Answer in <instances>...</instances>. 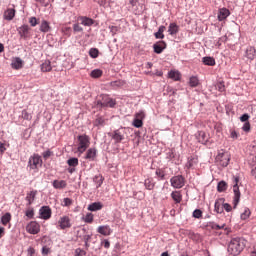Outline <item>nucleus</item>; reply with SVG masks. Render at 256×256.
Returning a JSON list of instances; mask_svg holds the SVG:
<instances>
[{"label":"nucleus","mask_w":256,"mask_h":256,"mask_svg":"<svg viewBox=\"0 0 256 256\" xmlns=\"http://www.w3.org/2000/svg\"><path fill=\"white\" fill-rule=\"evenodd\" d=\"M165 26H160L158 29V32H156L154 34L156 39H165V34H163L165 32Z\"/></svg>","instance_id":"7c9ffc66"},{"label":"nucleus","mask_w":256,"mask_h":256,"mask_svg":"<svg viewBox=\"0 0 256 256\" xmlns=\"http://www.w3.org/2000/svg\"><path fill=\"white\" fill-rule=\"evenodd\" d=\"M101 75H103V71H101L100 69H95L91 72V77H93V79H99Z\"/></svg>","instance_id":"c03bdc74"},{"label":"nucleus","mask_w":256,"mask_h":256,"mask_svg":"<svg viewBox=\"0 0 256 256\" xmlns=\"http://www.w3.org/2000/svg\"><path fill=\"white\" fill-rule=\"evenodd\" d=\"M26 231L27 233H30V235H37L39 231H41V226L39 223L35 221H31L27 226H26Z\"/></svg>","instance_id":"6e6552de"},{"label":"nucleus","mask_w":256,"mask_h":256,"mask_svg":"<svg viewBox=\"0 0 256 256\" xmlns=\"http://www.w3.org/2000/svg\"><path fill=\"white\" fill-rule=\"evenodd\" d=\"M229 161H231V156L223 150H221L216 156V163L219 167H227V165H229Z\"/></svg>","instance_id":"7ed1b4c3"},{"label":"nucleus","mask_w":256,"mask_h":256,"mask_svg":"<svg viewBox=\"0 0 256 256\" xmlns=\"http://www.w3.org/2000/svg\"><path fill=\"white\" fill-rule=\"evenodd\" d=\"M101 245H102L105 249H109V247H111V242H109V240H107V239H104V240L101 242Z\"/></svg>","instance_id":"e2e57ef3"},{"label":"nucleus","mask_w":256,"mask_h":256,"mask_svg":"<svg viewBox=\"0 0 256 256\" xmlns=\"http://www.w3.org/2000/svg\"><path fill=\"white\" fill-rule=\"evenodd\" d=\"M103 204L101 202H94L88 206V211H101Z\"/></svg>","instance_id":"c85d7f7f"},{"label":"nucleus","mask_w":256,"mask_h":256,"mask_svg":"<svg viewBox=\"0 0 256 256\" xmlns=\"http://www.w3.org/2000/svg\"><path fill=\"white\" fill-rule=\"evenodd\" d=\"M190 87H198L199 86V78L197 76H191L189 79Z\"/></svg>","instance_id":"e433bc0d"},{"label":"nucleus","mask_w":256,"mask_h":256,"mask_svg":"<svg viewBox=\"0 0 256 256\" xmlns=\"http://www.w3.org/2000/svg\"><path fill=\"white\" fill-rule=\"evenodd\" d=\"M102 107H115V100L109 98V96L105 95L102 97L101 102Z\"/></svg>","instance_id":"f3484780"},{"label":"nucleus","mask_w":256,"mask_h":256,"mask_svg":"<svg viewBox=\"0 0 256 256\" xmlns=\"http://www.w3.org/2000/svg\"><path fill=\"white\" fill-rule=\"evenodd\" d=\"M111 137L115 141V143H121V141L125 139V135L120 130H115L112 133Z\"/></svg>","instance_id":"a211bd4d"},{"label":"nucleus","mask_w":256,"mask_h":256,"mask_svg":"<svg viewBox=\"0 0 256 256\" xmlns=\"http://www.w3.org/2000/svg\"><path fill=\"white\" fill-rule=\"evenodd\" d=\"M78 143V153H85V151H87L91 145L89 136L86 134L78 136Z\"/></svg>","instance_id":"f03ea898"},{"label":"nucleus","mask_w":256,"mask_h":256,"mask_svg":"<svg viewBox=\"0 0 256 256\" xmlns=\"http://www.w3.org/2000/svg\"><path fill=\"white\" fill-rule=\"evenodd\" d=\"M35 197H37V190H32L26 194L25 200L27 201V206L33 205V201H35Z\"/></svg>","instance_id":"2eb2a0df"},{"label":"nucleus","mask_w":256,"mask_h":256,"mask_svg":"<svg viewBox=\"0 0 256 256\" xmlns=\"http://www.w3.org/2000/svg\"><path fill=\"white\" fill-rule=\"evenodd\" d=\"M168 33L169 35H177V33H179V26L177 23H170L168 27Z\"/></svg>","instance_id":"bb28decb"},{"label":"nucleus","mask_w":256,"mask_h":256,"mask_svg":"<svg viewBox=\"0 0 256 256\" xmlns=\"http://www.w3.org/2000/svg\"><path fill=\"white\" fill-rule=\"evenodd\" d=\"M234 209L239 204V200L241 199V192L239 191V177H234Z\"/></svg>","instance_id":"423d86ee"},{"label":"nucleus","mask_w":256,"mask_h":256,"mask_svg":"<svg viewBox=\"0 0 256 256\" xmlns=\"http://www.w3.org/2000/svg\"><path fill=\"white\" fill-rule=\"evenodd\" d=\"M22 117L23 119H26V121H30L31 119V115L29 114V112H27V110L22 111Z\"/></svg>","instance_id":"052dcab7"},{"label":"nucleus","mask_w":256,"mask_h":256,"mask_svg":"<svg viewBox=\"0 0 256 256\" xmlns=\"http://www.w3.org/2000/svg\"><path fill=\"white\" fill-rule=\"evenodd\" d=\"M193 217L195 219H201V217H203V211H201L199 209L194 210Z\"/></svg>","instance_id":"09e8293b"},{"label":"nucleus","mask_w":256,"mask_h":256,"mask_svg":"<svg viewBox=\"0 0 256 256\" xmlns=\"http://www.w3.org/2000/svg\"><path fill=\"white\" fill-rule=\"evenodd\" d=\"M247 245V240L241 237H235L232 238L230 243L228 244V253L230 255H240V253L245 249V246Z\"/></svg>","instance_id":"f257e3e1"},{"label":"nucleus","mask_w":256,"mask_h":256,"mask_svg":"<svg viewBox=\"0 0 256 256\" xmlns=\"http://www.w3.org/2000/svg\"><path fill=\"white\" fill-rule=\"evenodd\" d=\"M217 191L219 193H223V191H227V182L220 181L217 186Z\"/></svg>","instance_id":"4c0bfd02"},{"label":"nucleus","mask_w":256,"mask_h":256,"mask_svg":"<svg viewBox=\"0 0 256 256\" xmlns=\"http://www.w3.org/2000/svg\"><path fill=\"white\" fill-rule=\"evenodd\" d=\"M202 62L204 63V65H208L210 67L215 66V58L213 57H204L202 58Z\"/></svg>","instance_id":"2f4dec72"},{"label":"nucleus","mask_w":256,"mask_h":256,"mask_svg":"<svg viewBox=\"0 0 256 256\" xmlns=\"http://www.w3.org/2000/svg\"><path fill=\"white\" fill-rule=\"evenodd\" d=\"M127 5L132 11H135L137 5H139V0H127Z\"/></svg>","instance_id":"58836bf2"},{"label":"nucleus","mask_w":256,"mask_h":256,"mask_svg":"<svg viewBox=\"0 0 256 256\" xmlns=\"http://www.w3.org/2000/svg\"><path fill=\"white\" fill-rule=\"evenodd\" d=\"M223 203H225L223 198L216 200L214 204V211H216V213H223Z\"/></svg>","instance_id":"412c9836"},{"label":"nucleus","mask_w":256,"mask_h":256,"mask_svg":"<svg viewBox=\"0 0 256 256\" xmlns=\"http://www.w3.org/2000/svg\"><path fill=\"white\" fill-rule=\"evenodd\" d=\"M54 189H65L67 187V181L65 180H54L52 183Z\"/></svg>","instance_id":"5701e85b"},{"label":"nucleus","mask_w":256,"mask_h":256,"mask_svg":"<svg viewBox=\"0 0 256 256\" xmlns=\"http://www.w3.org/2000/svg\"><path fill=\"white\" fill-rule=\"evenodd\" d=\"M49 253H51V248L44 246L42 248V255L47 256V255H49Z\"/></svg>","instance_id":"338daca9"},{"label":"nucleus","mask_w":256,"mask_h":256,"mask_svg":"<svg viewBox=\"0 0 256 256\" xmlns=\"http://www.w3.org/2000/svg\"><path fill=\"white\" fill-rule=\"evenodd\" d=\"M211 228L215 231H219V229H225V224H223L222 226H219V224H212Z\"/></svg>","instance_id":"774afa93"},{"label":"nucleus","mask_w":256,"mask_h":256,"mask_svg":"<svg viewBox=\"0 0 256 256\" xmlns=\"http://www.w3.org/2000/svg\"><path fill=\"white\" fill-rule=\"evenodd\" d=\"M29 23H30L31 27H37V25H39V21L37 20L36 17H30Z\"/></svg>","instance_id":"603ef678"},{"label":"nucleus","mask_w":256,"mask_h":256,"mask_svg":"<svg viewBox=\"0 0 256 256\" xmlns=\"http://www.w3.org/2000/svg\"><path fill=\"white\" fill-rule=\"evenodd\" d=\"M170 183L174 189H181L185 186V178L182 175L173 176Z\"/></svg>","instance_id":"39448f33"},{"label":"nucleus","mask_w":256,"mask_h":256,"mask_svg":"<svg viewBox=\"0 0 256 256\" xmlns=\"http://www.w3.org/2000/svg\"><path fill=\"white\" fill-rule=\"evenodd\" d=\"M242 129L243 131H245V133H249V131H251V123L249 122L244 123Z\"/></svg>","instance_id":"13d9d810"},{"label":"nucleus","mask_w":256,"mask_h":256,"mask_svg":"<svg viewBox=\"0 0 256 256\" xmlns=\"http://www.w3.org/2000/svg\"><path fill=\"white\" fill-rule=\"evenodd\" d=\"M144 186L146 189H148V191H153V189H155V181L153 178H147L144 181Z\"/></svg>","instance_id":"a878e982"},{"label":"nucleus","mask_w":256,"mask_h":256,"mask_svg":"<svg viewBox=\"0 0 256 256\" xmlns=\"http://www.w3.org/2000/svg\"><path fill=\"white\" fill-rule=\"evenodd\" d=\"M40 216L42 219H51V208H49V206H43L40 209Z\"/></svg>","instance_id":"4468645a"},{"label":"nucleus","mask_w":256,"mask_h":256,"mask_svg":"<svg viewBox=\"0 0 256 256\" xmlns=\"http://www.w3.org/2000/svg\"><path fill=\"white\" fill-rule=\"evenodd\" d=\"M15 17V9H7L4 12V19H6V21H13V18Z\"/></svg>","instance_id":"393cba45"},{"label":"nucleus","mask_w":256,"mask_h":256,"mask_svg":"<svg viewBox=\"0 0 256 256\" xmlns=\"http://www.w3.org/2000/svg\"><path fill=\"white\" fill-rule=\"evenodd\" d=\"M40 31L42 33H49V31H51V26L49 25V22H47V20H43L41 22Z\"/></svg>","instance_id":"c756f323"},{"label":"nucleus","mask_w":256,"mask_h":256,"mask_svg":"<svg viewBox=\"0 0 256 256\" xmlns=\"http://www.w3.org/2000/svg\"><path fill=\"white\" fill-rule=\"evenodd\" d=\"M169 79H172L173 81H180L181 80V72L178 70H171L168 73Z\"/></svg>","instance_id":"4be33fe9"},{"label":"nucleus","mask_w":256,"mask_h":256,"mask_svg":"<svg viewBox=\"0 0 256 256\" xmlns=\"http://www.w3.org/2000/svg\"><path fill=\"white\" fill-rule=\"evenodd\" d=\"M97 233H100V235H104V237H109V235L113 233V230L109 225H102L97 228Z\"/></svg>","instance_id":"9d476101"},{"label":"nucleus","mask_w":256,"mask_h":256,"mask_svg":"<svg viewBox=\"0 0 256 256\" xmlns=\"http://www.w3.org/2000/svg\"><path fill=\"white\" fill-rule=\"evenodd\" d=\"M51 155H53V152L51 150H47L45 152L42 153V156L44 159H48L49 157H51Z\"/></svg>","instance_id":"69168bd1"},{"label":"nucleus","mask_w":256,"mask_h":256,"mask_svg":"<svg viewBox=\"0 0 256 256\" xmlns=\"http://www.w3.org/2000/svg\"><path fill=\"white\" fill-rule=\"evenodd\" d=\"M67 164L69 167H77L79 165V159L78 158H70L67 160Z\"/></svg>","instance_id":"79ce46f5"},{"label":"nucleus","mask_w":256,"mask_h":256,"mask_svg":"<svg viewBox=\"0 0 256 256\" xmlns=\"http://www.w3.org/2000/svg\"><path fill=\"white\" fill-rule=\"evenodd\" d=\"M133 126L136 127L137 129H140V127H143V120L134 118Z\"/></svg>","instance_id":"de8ad7c7"},{"label":"nucleus","mask_w":256,"mask_h":256,"mask_svg":"<svg viewBox=\"0 0 256 256\" xmlns=\"http://www.w3.org/2000/svg\"><path fill=\"white\" fill-rule=\"evenodd\" d=\"M79 21L81 23V25H84V27H91V25H94L95 20H93L92 18H89L87 16H80Z\"/></svg>","instance_id":"dca6fc26"},{"label":"nucleus","mask_w":256,"mask_h":256,"mask_svg":"<svg viewBox=\"0 0 256 256\" xmlns=\"http://www.w3.org/2000/svg\"><path fill=\"white\" fill-rule=\"evenodd\" d=\"M223 209H225V211H226L227 213H231V211L233 210V207H231L229 203L223 202L222 210H223Z\"/></svg>","instance_id":"5fc2aeb1"},{"label":"nucleus","mask_w":256,"mask_h":256,"mask_svg":"<svg viewBox=\"0 0 256 256\" xmlns=\"http://www.w3.org/2000/svg\"><path fill=\"white\" fill-rule=\"evenodd\" d=\"M197 163H199V160L197 159V157L190 156L187 160L185 167L186 169H194Z\"/></svg>","instance_id":"aec40b11"},{"label":"nucleus","mask_w":256,"mask_h":256,"mask_svg":"<svg viewBox=\"0 0 256 256\" xmlns=\"http://www.w3.org/2000/svg\"><path fill=\"white\" fill-rule=\"evenodd\" d=\"M171 197L175 203H181L183 201V195H181L180 191H173Z\"/></svg>","instance_id":"cd10ccee"},{"label":"nucleus","mask_w":256,"mask_h":256,"mask_svg":"<svg viewBox=\"0 0 256 256\" xmlns=\"http://www.w3.org/2000/svg\"><path fill=\"white\" fill-rule=\"evenodd\" d=\"M29 25H23L22 27L19 28V34L21 37H27L29 34Z\"/></svg>","instance_id":"72a5a7b5"},{"label":"nucleus","mask_w":256,"mask_h":256,"mask_svg":"<svg viewBox=\"0 0 256 256\" xmlns=\"http://www.w3.org/2000/svg\"><path fill=\"white\" fill-rule=\"evenodd\" d=\"M94 182L96 183L97 189H99V187H101V185H103V176H101V175L95 176Z\"/></svg>","instance_id":"a18cd8bd"},{"label":"nucleus","mask_w":256,"mask_h":256,"mask_svg":"<svg viewBox=\"0 0 256 256\" xmlns=\"http://www.w3.org/2000/svg\"><path fill=\"white\" fill-rule=\"evenodd\" d=\"M197 139L199 143L205 144L207 143V134L204 131L198 132Z\"/></svg>","instance_id":"473e14b6"},{"label":"nucleus","mask_w":256,"mask_h":256,"mask_svg":"<svg viewBox=\"0 0 256 256\" xmlns=\"http://www.w3.org/2000/svg\"><path fill=\"white\" fill-rule=\"evenodd\" d=\"M249 114H243L241 117H240V121L242 122V123H249L248 121H249Z\"/></svg>","instance_id":"0e129e2a"},{"label":"nucleus","mask_w":256,"mask_h":256,"mask_svg":"<svg viewBox=\"0 0 256 256\" xmlns=\"http://www.w3.org/2000/svg\"><path fill=\"white\" fill-rule=\"evenodd\" d=\"M245 57H247V59H249L250 61H253V59H255L256 57L255 47H252V46L247 47L245 51Z\"/></svg>","instance_id":"6ab92c4d"},{"label":"nucleus","mask_w":256,"mask_h":256,"mask_svg":"<svg viewBox=\"0 0 256 256\" xmlns=\"http://www.w3.org/2000/svg\"><path fill=\"white\" fill-rule=\"evenodd\" d=\"M85 223H93V214L88 213L86 216L83 218Z\"/></svg>","instance_id":"864d4df0"},{"label":"nucleus","mask_w":256,"mask_h":256,"mask_svg":"<svg viewBox=\"0 0 256 256\" xmlns=\"http://www.w3.org/2000/svg\"><path fill=\"white\" fill-rule=\"evenodd\" d=\"M11 67H12V69H15L16 71H19V69H23V60L19 57L13 58Z\"/></svg>","instance_id":"ddd939ff"},{"label":"nucleus","mask_w":256,"mask_h":256,"mask_svg":"<svg viewBox=\"0 0 256 256\" xmlns=\"http://www.w3.org/2000/svg\"><path fill=\"white\" fill-rule=\"evenodd\" d=\"M240 217L242 221L249 219V217H251V210H249V208H245Z\"/></svg>","instance_id":"a19ab883"},{"label":"nucleus","mask_w":256,"mask_h":256,"mask_svg":"<svg viewBox=\"0 0 256 256\" xmlns=\"http://www.w3.org/2000/svg\"><path fill=\"white\" fill-rule=\"evenodd\" d=\"M43 166V159L39 156V154H33L30 156L28 161V167L29 169H32L33 171H37L39 167Z\"/></svg>","instance_id":"20e7f679"},{"label":"nucleus","mask_w":256,"mask_h":256,"mask_svg":"<svg viewBox=\"0 0 256 256\" xmlns=\"http://www.w3.org/2000/svg\"><path fill=\"white\" fill-rule=\"evenodd\" d=\"M123 85H125V81L123 80H116V81L110 82V87H113L114 89L123 87Z\"/></svg>","instance_id":"f704fd0d"},{"label":"nucleus","mask_w":256,"mask_h":256,"mask_svg":"<svg viewBox=\"0 0 256 256\" xmlns=\"http://www.w3.org/2000/svg\"><path fill=\"white\" fill-rule=\"evenodd\" d=\"M84 159H87L88 161H95V159H97V148L88 149Z\"/></svg>","instance_id":"9b49d317"},{"label":"nucleus","mask_w":256,"mask_h":256,"mask_svg":"<svg viewBox=\"0 0 256 256\" xmlns=\"http://www.w3.org/2000/svg\"><path fill=\"white\" fill-rule=\"evenodd\" d=\"M105 125V118L103 117H98L94 121V127H103Z\"/></svg>","instance_id":"ea45409f"},{"label":"nucleus","mask_w":256,"mask_h":256,"mask_svg":"<svg viewBox=\"0 0 256 256\" xmlns=\"http://www.w3.org/2000/svg\"><path fill=\"white\" fill-rule=\"evenodd\" d=\"M73 31H75V33H81V31H83V27H81L79 24H74Z\"/></svg>","instance_id":"680f3d73"},{"label":"nucleus","mask_w":256,"mask_h":256,"mask_svg":"<svg viewBox=\"0 0 256 256\" xmlns=\"http://www.w3.org/2000/svg\"><path fill=\"white\" fill-rule=\"evenodd\" d=\"M89 55H90V57H92V59H97V57H99V49L91 48L89 50Z\"/></svg>","instance_id":"37998d69"},{"label":"nucleus","mask_w":256,"mask_h":256,"mask_svg":"<svg viewBox=\"0 0 256 256\" xmlns=\"http://www.w3.org/2000/svg\"><path fill=\"white\" fill-rule=\"evenodd\" d=\"M87 255V252H85V250L81 249V248H77L75 250V255L74 256H85Z\"/></svg>","instance_id":"6e6d98bb"},{"label":"nucleus","mask_w":256,"mask_h":256,"mask_svg":"<svg viewBox=\"0 0 256 256\" xmlns=\"http://www.w3.org/2000/svg\"><path fill=\"white\" fill-rule=\"evenodd\" d=\"M71 218L69 216H61L58 220V229H71Z\"/></svg>","instance_id":"0eeeda50"},{"label":"nucleus","mask_w":256,"mask_h":256,"mask_svg":"<svg viewBox=\"0 0 256 256\" xmlns=\"http://www.w3.org/2000/svg\"><path fill=\"white\" fill-rule=\"evenodd\" d=\"M11 221V213L7 212L1 217V223L2 225H7V223H10Z\"/></svg>","instance_id":"c9c22d12"},{"label":"nucleus","mask_w":256,"mask_h":256,"mask_svg":"<svg viewBox=\"0 0 256 256\" xmlns=\"http://www.w3.org/2000/svg\"><path fill=\"white\" fill-rule=\"evenodd\" d=\"M53 67L51 66V61L49 60H45L42 64H41V71L43 73H49L50 71H52Z\"/></svg>","instance_id":"b1692460"},{"label":"nucleus","mask_w":256,"mask_h":256,"mask_svg":"<svg viewBox=\"0 0 256 256\" xmlns=\"http://www.w3.org/2000/svg\"><path fill=\"white\" fill-rule=\"evenodd\" d=\"M154 53L161 55L165 49H167V43L165 41H158L153 45Z\"/></svg>","instance_id":"1a4fd4ad"},{"label":"nucleus","mask_w":256,"mask_h":256,"mask_svg":"<svg viewBox=\"0 0 256 256\" xmlns=\"http://www.w3.org/2000/svg\"><path fill=\"white\" fill-rule=\"evenodd\" d=\"M229 15H231V11H229V9L220 8L218 11V21H225Z\"/></svg>","instance_id":"f8f14e48"},{"label":"nucleus","mask_w":256,"mask_h":256,"mask_svg":"<svg viewBox=\"0 0 256 256\" xmlns=\"http://www.w3.org/2000/svg\"><path fill=\"white\" fill-rule=\"evenodd\" d=\"M25 215L28 219H33V217H35V210H33V208H28Z\"/></svg>","instance_id":"49530a36"},{"label":"nucleus","mask_w":256,"mask_h":256,"mask_svg":"<svg viewBox=\"0 0 256 256\" xmlns=\"http://www.w3.org/2000/svg\"><path fill=\"white\" fill-rule=\"evenodd\" d=\"M73 205V200L71 198L63 199V207H71Z\"/></svg>","instance_id":"8fccbe9b"},{"label":"nucleus","mask_w":256,"mask_h":256,"mask_svg":"<svg viewBox=\"0 0 256 256\" xmlns=\"http://www.w3.org/2000/svg\"><path fill=\"white\" fill-rule=\"evenodd\" d=\"M216 89L220 91V93H223V91H225V82H218L216 84Z\"/></svg>","instance_id":"3c124183"},{"label":"nucleus","mask_w":256,"mask_h":256,"mask_svg":"<svg viewBox=\"0 0 256 256\" xmlns=\"http://www.w3.org/2000/svg\"><path fill=\"white\" fill-rule=\"evenodd\" d=\"M156 175H157V177H160L161 179H165V171H163V169H157Z\"/></svg>","instance_id":"bf43d9fd"},{"label":"nucleus","mask_w":256,"mask_h":256,"mask_svg":"<svg viewBox=\"0 0 256 256\" xmlns=\"http://www.w3.org/2000/svg\"><path fill=\"white\" fill-rule=\"evenodd\" d=\"M135 119H139L140 121H143L145 119V112L139 111L135 114Z\"/></svg>","instance_id":"4d7b16f0"}]
</instances>
